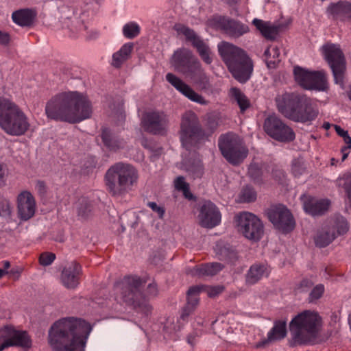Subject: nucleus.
Here are the masks:
<instances>
[{
  "label": "nucleus",
  "mask_w": 351,
  "mask_h": 351,
  "mask_svg": "<svg viewBox=\"0 0 351 351\" xmlns=\"http://www.w3.org/2000/svg\"><path fill=\"white\" fill-rule=\"evenodd\" d=\"M326 224L335 233V238L345 234L349 230L348 223L342 216H335L330 219Z\"/></svg>",
  "instance_id": "obj_38"
},
{
  "label": "nucleus",
  "mask_w": 351,
  "mask_h": 351,
  "mask_svg": "<svg viewBox=\"0 0 351 351\" xmlns=\"http://www.w3.org/2000/svg\"><path fill=\"white\" fill-rule=\"evenodd\" d=\"M215 252L222 261L233 262L238 259L237 251L228 244L219 241L215 247Z\"/></svg>",
  "instance_id": "obj_31"
},
{
  "label": "nucleus",
  "mask_w": 351,
  "mask_h": 351,
  "mask_svg": "<svg viewBox=\"0 0 351 351\" xmlns=\"http://www.w3.org/2000/svg\"><path fill=\"white\" fill-rule=\"evenodd\" d=\"M263 129L269 136L280 143H289L295 138L293 128L275 115H270L265 119Z\"/></svg>",
  "instance_id": "obj_15"
},
{
  "label": "nucleus",
  "mask_w": 351,
  "mask_h": 351,
  "mask_svg": "<svg viewBox=\"0 0 351 351\" xmlns=\"http://www.w3.org/2000/svg\"><path fill=\"white\" fill-rule=\"evenodd\" d=\"M223 269V265L219 263H209L196 265L193 269V275L198 277L213 276L216 275Z\"/></svg>",
  "instance_id": "obj_33"
},
{
  "label": "nucleus",
  "mask_w": 351,
  "mask_h": 351,
  "mask_svg": "<svg viewBox=\"0 0 351 351\" xmlns=\"http://www.w3.org/2000/svg\"><path fill=\"white\" fill-rule=\"evenodd\" d=\"M269 274L270 267L267 263H255L245 274V283L248 285H255L263 277H268Z\"/></svg>",
  "instance_id": "obj_28"
},
{
  "label": "nucleus",
  "mask_w": 351,
  "mask_h": 351,
  "mask_svg": "<svg viewBox=\"0 0 351 351\" xmlns=\"http://www.w3.org/2000/svg\"><path fill=\"white\" fill-rule=\"evenodd\" d=\"M189 170L197 176H202L204 173V166L202 163L199 161L195 165H192L189 167Z\"/></svg>",
  "instance_id": "obj_50"
},
{
  "label": "nucleus",
  "mask_w": 351,
  "mask_h": 351,
  "mask_svg": "<svg viewBox=\"0 0 351 351\" xmlns=\"http://www.w3.org/2000/svg\"><path fill=\"white\" fill-rule=\"evenodd\" d=\"M45 112L49 119L75 124L90 119L93 108L86 93L68 90L52 96Z\"/></svg>",
  "instance_id": "obj_1"
},
{
  "label": "nucleus",
  "mask_w": 351,
  "mask_h": 351,
  "mask_svg": "<svg viewBox=\"0 0 351 351\" xmlns=\"http://www.w3.org/2000/svg\"><path fill=\"white\" fill-rule=\"evenodd\" d=\"M287 335V322L277 319L274 322V326L267 333V338L258 341L256 348H259L265 346L269 342L280 341Z\"/></svg>",
  "instance_id": "obj_27"
},
{
  "label": "nucleus",
  "mask_w": 351,
  "mask_h": 351,
  "mask_svg": "<svg viewBox=\"0 0 351 351\" xmlns=\"http://www.w3.org/2000/svg\"><path fill=\"white\" fill-rule=\"evenodd\" d=\"M238 230L247 239L258 242L264 234L263 221L254 214L242 212L236 216Z\"/></svg>",
  "instance_id": "obj_14"
},
{
  "label": "nucleus",
  "mask_w": 351,
  "mask_h": 351,
  "mask_svg": "<svg viewBox=\"0 0 351 351\" xmlns=\"http://www.w3.org/2000/svg\"><path fill=\"white\" fill-rule=\"evenodd\" d=\"M188 341H189V343H190L191 344H192V343H192V341H193V339H191V340H190V339L189 338V340H188Z\"/></svg>",
  "instance_id": "obj_64"
},
{
  "label": "nucleus",
  "mask_w": 351,
  "mask_h": 351,
  "mask_svg": "<svg viewBox=\"0 0 351 351\" xmlns=\"http://www.w3.org/2000/svg\"><path fill=\"white\" fill-rule=\"evenodd\" d=\"M10 267V263L8 261H3V267H4L3 270L6 271V269H8Z\"/></svg>",
  "instance_id": "obj_58"
},
{
  "label": "nucleus",
  "mask_w": 351,
  "mask_h": 351,
  "mask_svg": "<svg viewBox=\"0 0 351 351\" xmlns=\"http://www.w3.org/2000/svg\"><path fill=\"white\" fill-rule=\"evenodd\" d=\"M228 95L231 100L237 102L239 106L240 112L242 114H243L252 106L249 98L238 87H231L229 90Z\"/></svg>",
  "instance_id": "obj_34"
},
{
  "label": "nucleus",
  "mask_w": 351,
  "mask_h": 351,
  "mask_svg": "<svg viewBox=\"0 0 351 351\" xmlns=\"http://www.w3.org/2000/svg\"><path fill=\"white\" fill-rule=\"evenodd\" d=\"M225 289V286L221 285L215 286L199 285L190 287V293H195L197 297H199L202 292H205L209 298H215L221 294Z\"/></svg>",
  "instance_id": "obj_36"
},
{
  "label": "nucleus",
  "mask_w": 351,
  "mask_h": 351,
  "mask_svg": "<svg viewBox=\"0 0 351 351\" xmlns=\"http://www.w3.org/2000/svg\"><path fill=\"white\" fill-rule=\"evenodd\" d=\"M167 123V115L162 110L145 112L141 119V126L143 130L154 135L165 134Z\"/></svg>",
  "instance_id": "obj_19"
},
{
  "label": "nucleus",
  "mask_w": 351,
  "mask_h": 351,
  "mask_svg": "<svg viewBox=\"0 0 351 351\" xmlns=\"http://www.w3.org/2000/svg\"><path fill=\"white\" fill-rule=\"evenodd\" d=\"M265 215L274 227L282 234H289L295 228L292 213L282 204L271 205L265 210Z\"/></svg>",
  "instance_id": "obj_13"
},
{
  "label": "nucleus",
  "mask_w": 351,
  "mask_h": 351,
  "mask_svg": "<svg viewBox=\"0 0 351 351\" xmlns=\"http://www.w3.org/2000/svg\"><path fill=\"white\" fill-rule=\"evenodd\" d=\"M321 51L332 70L335 82L343 84L346 60L340 47L332 43H326L322 47Z\"/></svg>",
  "instance_id": "obj_12"
},
{
  "label": "nucleus",
  "mask_w": 351,
  "mask_h": 351,
  "mask_svg": "<svg viewBox=\"0 0 351 351\" xmlns=\"http://www.w3.org/2000/svg\"><path fill=\"white\" fill-rule=\"evenodd\" d=\"M109 175H110V169L108 170H107V171L106 173L105 178H106V185H109L110 184Z\"/></svg>",
  "instance_id": "obj_57"
},
{
  "label": "nucleus",
  "mask_w": 351,
  "mask_h": 351,
  "mask_svg": "<svg viewBox=\"0 0 351 351\" xmlns=\"http://www.w3.org/2000/svg\"><path fill=\"white\" fill-rule=\"evenodd\" d=\"M335 130L337 134L341 137H344L347 134H348V131L344 130L337 125H335Z\"/></svg>",
  "instance_id": "obj_56"
},
{
  "label": "nucleus",
  "mask_w": 351,
  "mask_h": 351,
  "mask_svg": "<svg viewBox=\"0 0 351 351\" xmlns=\"http://www.w3.org/2000/svg\"><path fill=\"white\" fill-rule=\"evenodd\" d=\"M329 19L336 23H351V1L339 0L329 3L326 9Z\"/></svg>",
  "instance_id": "obj_22"
},
{
  "label": "nucleus",
  "mask_w": 351,
  "mask_h": 351,
  "mask_svg": "<svg viewBox=\"0 0 351 351\" xmlns=\"http://www.w3.org/2000/svg\"><path fill=\"white\" fill-rule=\"evenodd\" d=\"M101 137L104 144L106 147H110V132L108 128L102 130Z\"/></svg>",
  "instance_id": "obj_52"
},
{
  "label": "nucleus",
  "mask_w": 351,
  "mask_h": 351,
  "mask_svg": "<svg viewBox=\"0 0 351 351\" xmlns=\"http://www.w3.org/2000/svg\"><path fill=\"white\" fill-rule=\"evenodd\" d=\"M218 52L232 76L239 82H247L253 72L254 64L242 48L227 41L219 43Z\"/></svg>",
  "instance_id": "obj_7"
},
{
  "label": "nucleus",
  "mask_w": 351,
  "mask_h": 351,
  "mask_svg": "<svg viewBox=\"0 0 351 351\" xmlns=\"http://www.w3.org/2000/svg\"><path fill=\"white\" fill-rule=\"evenodd\" d=\"M313 281L306 277L295 285L293 291L295 294L306 293L313 287Z\"/></svg>",
  "instance_id": "obj_45"
},
{
  "label": "nucleus",
  "mask_w": 351,
  "mask_h": 351,
  "mask_svg": "<svg viewBox=\"0 0 351 351\" xmlns=\"http://www.w3.org/2000/svg\"><path fill=\"white\" fill-rule=\"evenodd\" d=\"M218 147L223 158L231 165H241L248 155V149L242 138L233 132L221 134Z\"/></svg>",
  "instance_id": "obj_10"
},
{
  "label": "nucleus",
  "mask_w": 351,
  "mask_h": 351,
  "mask_svg": "<svg viewBox=\"0 0 351 351\" xmlns=\"http://www.w3.org/2000/svg\"><path fill=\"white\" fill-rule=\"evenodd\" d=\"M335 233L326 224L321 230L317 231L314 238L315 245L319 247H325L335 239Z\"/></svg>",
  "instance_id": "obj_37"
},
{
  "label": "nucleus",
  "mask_w": 351,
  "mask_h": 351,
  "mask_svg": "<svg viewBox=\"0 0 351 351\" xmlns=\"http://www.w3.org/2000/svg\"><path fill=\"white\" fill-rule=\"evenodd\" d=\"M303 209L306 213L311 216H321L328 209L330 202L326 199H317L309 195H303L301 197Z\"/></svg>",
  "instance_id": "obj_24"
},
{
  "label": "nucleus",
  "mask_w": 351,
  "mask_h": 351,
  "mask_svg": "<svg viewBox=\"0 0 351 351\" xmlns=\"http://www.w3.org/2000/svg\"><path fill=\"white\" fill-rule=\"evenodd\" d=\"M199 303V297H197L195 293H190V288L186 292V303L182 308L180 319L182 321H186L189 317L193 314Z\"/></svg>",
  "instance_id": "obj_35"
},
{
  "label": "nucleus",
  "mask_w": 351,
  "mask_h": 351,
  "mask_svg": "<svg viewBox=\"0 0 351 351\" xmlns=\"http://www.w3.org/2000/svg\"><path fill=\"white\" fill-rule=\"evenodd\" d=\"M189 75L194 80L195 84L200 90H208L211 87L209 77L204 72L202 64L199 65V69H195Z\"/></svg>",
  "instance_id": "obj_40"
},
{
  "label": "nucleus",
  "mask_w": 351,
  "mask_h": 351,
  "mask_svg": "<svg viewBox=\"0 0 351 351\" xmlns=\"http://www.w3.org/2000/svg\"><path fill=\"white\" fill-rule=\"evenodd\" d=\"M14 346L29 349L32 346V339L26 331L5 326L0 329V351Z\"/></svg>",
  "instance_id": "obj_16"
},
{
  "label": "nucleus",
  "mask_w": 351,
  "mask_h": 351,
  "mask_svg": "<svg viewBox=\"0 0 351 351\" xmlns=\"http://www.w3.org/2000/svg\"><path fill=\"white\" fill-rule=\"evenodd\" d=\"M265 60L269 69H276L280 62V52L278 46L269 45L264 52Z\"/></svg>",
  "instance_id": "obj_39"
},
{
  "label": "nucleus",
  "mask_w": 351,
  "mask_h": 351,
  "mask_svg": "<svg viewBox=\"0 0 351 351\" xmlns=\"http://www.w3.org/2000/svg\"><path fill=\"white\" fill-rule=\"evenodd\" d=\"M324 291L325 288L322 284H318L313 287L308 295V302L313 303L317 302L323 296Z\"/></svg>",
  "instance_id": "obj_46"
},
{
  "label": "nucleus",
  "mask_w": 351,
  "mask_h": 351,
  "mask_svg": "<svg viewBox=\"0 0 351 351\" xmlns=\"http://www.w3.org/2000/svg\"><path fill=\"white\" fill-rule=\"evenodd\" d=\"M252 24L265 38L269 40H276L282 27L280 25H271L269 23L258 19H254L252 21Z\"/></svg>",
  "instance_id": "obj_30"
},
{
  "label": "nucleus",
  "mask_w": 351,
  "mask_h": 351,
  "mask_svg": "<svg viewBox=\"0 0 351 351\" xmlns=\"http://www.w3.org/2000/svg\"><path fill=\"white\" fill-rule=\"evenodd\" d=\"M323 320L315 311L304 310L293 317L289 324L291 348L315 345L322 328Z\"/></svg>",
  "instance_id": "obj_5"
},
{
  "label": "nucleus",
  "mask_w": 351,
  "mask_h": 351,
  "mask_svg": "<svg viewBox=\"0 0 351 351\" xmlns=\"http://www.w3.org/2000/svg\"><path fill=\"white\" fill-rule=\"evenodd\" d=\"M36 16V11L30 8L19 9L12 14L13 22L21 27L32 26Z\"/></svg>",
  "instance_id": "obj_29"
},
{
  "label": "nucleus",
  "mask_w": 351,
  "mask_h": 351,
  "mask_svg": "<svg viewBox=\"0 0 351 351\" xmlns=\"http://www.w3.org/2000/svg\"><path fill=\"white\" fill-rule=\"evenodd\" d=\"M141 28L134 22L126 23L123 27V36L128 39H133L140 34Z\"/></svg>",
  "instance_id": "obj_43"
},
{
  "label": "nucleus",
  "mask_w": 351,
  "mask_h": 351,
  "mask_svg": "<svg viewBox=\"0 0 351 351\" xmlns=\"http://www.w3.org/2000/svg\"><path fill=\"white\" fill-rule=\"evenodd\" d=\"M16 203L18 215L21 220L27 221L34 215L36 202L29 191H21L17 196Z\"/></svg>",
  "instance_id": "obj_23"
},
{
  "label": "nucleus",
  "mask_w": 351,
  "mask_h": 351,
  "mask_svg": "<svg viewBox=\"0 0 351 351\" xmlns=\"http://www.w3.org/2000/svg\"><path fill=\"white\" fill-rule=\"evenodd\" d=\"M212 23L216 29L230 38H238L250 32L248 25L226 16H214Z\"/></svg>",
  "instance_id": "obj_18"
},
{
  "label": "nucleus",
  "mask_w": 351,
  "mask_h": 351,
  "mask_svg": "<svg viewBox=\"0 0 351 351\" xmlns=\"http://www.w3.org/2000/svg\"><path fill=\"white\" fill-rule=\"evenodd\" d=\"M198 219L202 227L211 229L221 223V214L213 202L204 199L199 204Z\"/></svg>",
  "instance_id": "obj_20"
},
{
  "label": "nucleus",
  "mask_w": 351,
  "mask_h": 351,
  "mask_svg": "<svg viewBox=\"0 0 351 351\" xmlns=\"http://www.w3.org/2000/svg\"><path fill=\"white\" fill-rule=\"evenodd\" d=\"M343 138V141L347 145L346 146H343L341 149V152H343L347 151L348 149H351V137L349 136L348 134H347L344 137H342Z\"/></svg>",
  "instance_id": "obj_54"
},
{
  "label": "nucleus",
  "mask_w": 351,
  "mask_h": 351,
  "mask_svg": "<svg viewBox=\"0 0 351 351\" xmlns=\"http://www.w3.org/2000/svg\"><path fill=\"white\" fill-rule=\"evenodd\" d=\"M147 280V277L127 275L119 284L122 302L135 313L145 317H149L154 310L149 297L156 298L159 295L158 285L154 280L147 285V295L141 290Z\"/></svg>",
  "instance_id": "obj_4"
},
{
  "label": "nucleus",
  "mask_w": 351,
  "mask_h": 351,
  "mask_svg": "<svg viewBox=\"0 0 351 351\" xmlns=\"http://www.w3.org/2000/svg\"><path fill=\"white\" fill-rule=\"evenodd\" d=\"M247 176L255 184H262L263 183V171L258 163H251L249 165Z\"/></svg>",
  "instance_id": "obj_42"
},
{
  "label": "nucleus",
  "mask_w": 351,
  "mask_h": 351,
  "mask_svg": "<svg viewBox=\"0 0 351 351\" xmlns=\"http://www.w3.org/2000/svg\"><path fill=\"white\" fill-rule=\"evenodd\" d=\"M173 29L178 34L184 36L186 41L191 43L204 63L206 64L212 63L213 58L210 47L197 35L193 29L182 23H176Z\"/></svg>",
  "instance_id": "obj_17"
},
{
  "label": "nucleus",
  "mask_w": 351,
  "mask_h": 351,
  "mask_svg": "<svg viewBox=\"0 0 351 351\" xmlns=\"http://www.w3.org/2000/svg\"><path fill=\"white\" fill-rule=\"evenodd\" d=\"M342 153H343L342 160L343 161L348 157V152H346H346H343Z\"/></svg>",
  "instance_id": "obj_61"
},
{
  "label": "nucleus",
  "mask_w": 351,
  "mask_h": 351,
  "mask_svg": "<svg viewBox=\"0 0 351 351\" xmlns=\"http://www.w3.org/2000/svg\"><path fill=\"white\" fill-rule=\"evenodd\" d=\"M0 126L8 134L21 136L29 129L27 117L10 98L0 96Z\"/></svg>",
  "instance_id": "obj_8"
},
{
  "label": "nucleus",
  "mask_w": 351,
  "mask_h": 351,
  "mask_svg": "<svg viewBox=\"0 0 351 351\" xmlns=\"http://www.w3.org/2000/svg\"><path fill=\"white\" fill-rule=\"evenodd\" d=\"M138 180V173L133 165L121 162L111 165V195L121 196L127 193Z\"/></svg>",
  "instance_id": "obj_9"
},
{
  "label": "nucleus",
  "mask_w": 351,
  "mask_h": 351,
  "mask_svg": "<svg viewBox=\"0 0 351 351\" xmlns=\"http://www.w3.org/2000/svg\"><path fill=\"white\" fill-rule=\"evenodd\" d=\"M147 206H149L154 212L158 214V217L160 219H163L165 209L163 206H158L157 204L154 202H149L147 204Z\"/></svg>",
  "instance_id": "obj_49"
},
{
  "label": "nucleus",
  "mask_w": 351,
  "mask_h": 351,
  "mask_svg": "<svg viewBox=\"0 0 351 351\" xmlns=\"http://www.w3.org/2000/svg\"><path fill=\"white\" fill-rule=\"evenodd\" d=\"M82 274V266L73 261L64 267L61 273V282L67 289H75L80 284Z\"/></svg>",
  "instance_id": "obj_26"
},
{
  "label": "nucleus",
  "mask_w": 351,
  "mask_h": 351,
  "mask_svg": "<svg viewBox=\"0 0 351 351\" xmlns=\"http://www.w3.org/2000/svg\"><path fill=\"white\" fill-rule=\"evenodd\" d=\"M10 41V36L8 33L0 30V44L4 46L8 45Z\"/></svg>",
  "instance_id": "obj_53"
},
{
  "label": "nucleus",
  "mask_w": 351,
  "mask_h": 351,
  "mask_svg": "<svg viewBox=\"0 0 351 351\" xmlns=\"http://www.w3.org/2000/svg\"><path fill=\"white\" fill-rule=\"evenodd\" d=\"M7 176L8 170L2 162H0V186L5 184Z\"/></svg>",
  "instance_id": "obj_51"
},
{
  "label": "nucleus",
  "mask_w": 351,
  "mask_h": 351,
  "mask_svg": "<svg viewBox=\"0 0 351 351\" xmlns=\"http://www.w3.org/2000/svg\"><path fill=\"white\" fill-rule=\"evenodd\" d=\"M322 127L326 130H328L330 128V124L328 122H324Z\"/></svg>",
  "instance_id": "obj_59"
},
{
  "label": "nucleus",
  "mask_w": 351,
  "mask_h": 351,
  "mask_svg": "<svg viewBox=\"0 0 351 351\" xmlns=\"http://www.w3.org/2000/svg\"><path fill=\"white\" fill-rule=\"evenodd\" d=\"M92 327L80 318L65 317L56 322L49 331L53 351H85Z\"/></svg>",
  "instance_id": "obj_2"
},
{
  "label": "nucleus",
  "mask_w": 351,
  "mask_h": 351,
  "mask_svg": "<svg viewBox=\"0 0 351 351\" xmlns=\"http://www.w3.org/2000/svg\"><path fill=\"white\" fill-rule=\"evenodd\" d=\"M175 189L182 191L183 196L189 200H195V196L191 192L189 184L185 181L182 176L177 177L174 180Z\"/></svg>",
  "instance_id": "obj_41"
},
{
  "label": "nucleus",
  "mask_w": 351,
  "mask_h": 351,
  "mask_svg": "<svg viewBox=\"0 0 351 351\" xmlns=\"http://www.w3.org/2000/svg\"><path fill=\"white\" fill-rule=\"evenodd\" d=\"M306 167L304 165V162L302 158H295L293 160L292 166H291V171L292 173L295 177H299L306 171Z\"/></svg>",
  "instance_id": "obj_47"
},
{
  "label": "nucleus",
  "mask_w": 351,
  "mask_h": 351,
  "mask_svg": "<svg viewBox=\"0 0 351 351\" xmlns=\"http://www.w3.org/2000/svg\"><path fill=\"white\" fill-rule=\"evenodd\" d=\"M295 83L304 90L325 91L328 88L326 73L324 70L310 71L296 65L293 69Z\"/></svg>",
  "instance_id": "obj_11"
},
{
  "label": "nucleus",
  "mask_w": 351,
  "mask_h": 351,
  "mask_svg": "<svg viewBox=\"0 0 351 351\" xmlns=\"http://www.w3.org/2000/svg\"><path fill=\"white\" fill-rule=\"evenodd\" d=\"M256 192L252 186H246L243 187L240 195V199L242 202H254L256 200Z\"/></svg>",
  "instance_id": "obj_44"
},
{
  "label": "nucleus",
  "mask_w": 351,
  "mask_h": 351,
  "mask_svg": "<svg viewBox=\"0 0 351 351\" xmlns=\"http://www.w3.org/2000/svg\"><path fill=\"white\" fill-rule=\"evenodd\" d=\"M173 66L184 74L189 75L195 69H199L200 62L192 52L185 48L176 50L173 56Z\"/></svg>",
  "instance_id": "obj_21"
},
{
  "label": "nucleus",
  "mask_w": 351,
  "mask_h": 351,
  "mask_svg": "<svg viewBox=\"0 0 351 351\" xmlns=\"http://www.w3.org/2000/svg\"><path fill=\"white\" fill-rule=\"evenodd\" d=\"M85 214V212L84 210H82V208H80L79 210V215H82V216H84Z\"/></svg>",
  "instance_id": "obj_62"
},
{
  "label": "nucleus",
  "mask_w": 351,
  "mask_h": 351,
  "mask_svg": "<svg viewBox=\"0 0 351 351\" xmlns=\"http://www.w3.org/2000/svg\"><path fill=\"white\" fill-rule=\"evenodd\" d=\"M276 104L282 115L295 123H311L319 114L317 104L304 94L286 92L276 98Z\"/></svg>",
  "instance_id": "obj_6"
},
{
  "label": "nucleus",
  "mask_w": 351,
  "mask_h": 351,
  "mask_svg": "<svg viewBox=\"0 0 351 351\" xmlns=\"http://www.w3.org/2000/svg\"><path fill=\"white\" fill-rule=\"evenodd\" d=\"M133 49V43L124 44L117 52L112 55V64L116 68H121L131 58Z\"/></svg>",
  "instance_id": "obj_32"
},
{
  "label": "nucleus",
  "mask_w": 351,
  "mask_h": 351,
  "mask_svg": "<svg viewBox=\"0 0 351 351\" xmlns=\"http://www.w3.org/2000/svg\"><path fill=\"white\" fill-rule=\"evenodd\" d=\"M56 259V254L52 252H43L39 256V263L43 266L50 265Z\"/></svg>",
  "instance_id": "obj_48"
},
{
  "label": "nucleus",
  "mask_w": 351,
  "mask_h": 351,
  "mask_svg": "<svg viewBox=\"0 0 351 351\" xmlns=\"http://www.w3.org/2000/svg\"><path fill=\"white\" fill-rule=\"evenodd\" d=\"M36 189L40 194H44L46 192L45 184L43 181H38Z\"/></svg>",
  "instance_id": "obj_55"
},
{
  "label": "nucleus",
  "mask_w": 351,
  "mask_h": 351,
  "mask_svg": "<svg viewBox=\"0 0 351 351\" xmlns=\"http://www.w3.org/2000/svg\"><path fill=\"white\" fill-rule=\"evenodd\" d=\"M167 81L171 84L177 90L190 100L199 104H206V101L199 94L197 93L190 86L186 84L176 75L168 73L166 75Z\"/></svg>",
  "instance_id": "obj_25"
},
{
  "label": "nucleus",
  "mask_w": 351,
  "mask_h": 351,
  "mask_svg": "<svg viewBox=\"0 0 351 351\" xmlns=\"http://www.w3.org/2000/svg\"><path fill=\"white\" fill-rule=\"evenodd\" d=\"M8 274V271L2 269H0V279L5 274Z\"/></svg>",
  "instance_id": "obj_60"
},
{
  "label": "nucleus",
  "mask_w": 351,
  "mask_h": 351,
  "mask_svg": "<svg viewBox=\"0 0 351 351\" xmlns=\"http://www.w3.org/2000/svg\"><path fill=\"white\" fill-rule=\"evenodd\" d=\"M348 96L349 99L351 100V86L350 87V89L348 91Z\"/></svg>",
  "instance_id": "obj_63"
},
{
  "label": "nucleus",
  "mask_w": 351,
  "mask_h": 351,
  "mask_svg": "<svg viewBox=\"0 0 351 351\" xmlns=\"http://www.w3.org/2000/svg\"><path fill=\"white\" fill-rule=\"evenodd\" d=\"M221 122L219 113H207L201 123L197 114L187 110L182 114L178 132L182 146L187 151L199 149L217 130Z\"/></svg>",
  "instance_id": "obj_3"
}]
</instances>
